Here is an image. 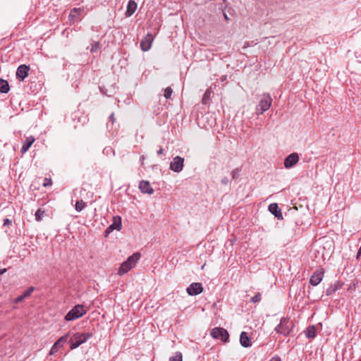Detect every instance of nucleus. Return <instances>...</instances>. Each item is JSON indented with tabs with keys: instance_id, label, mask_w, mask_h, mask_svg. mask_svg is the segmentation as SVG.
<instances>
[{
	"instance_id": "1",
	"label": "nucleus",
	"mask_w": 361,
	"mask_h": 361,
	"mask_svg": "<svg viewBox=\"0 0 361 361\" xmlns=\"http://www.w3.org/2000/svg\"><path fill=\"white\" fill-rule=\"evenodd\" d=\"M93 336V334L92 332H85V333H79L77 332L71 337L69 340V343L71 345V349L73 350L77 348L82 343H85L88 339Z\"/></svg>"
},
{
	"instance_id": "2",
	"label": "nucleus",
	"mask_w": 361,
	"mask_h": 361,
	"mask_svg": "<svg viewBox=\"0 0 361 361\" xmlns=\"http://www.w3.org/2000/svg\"><path fill=\"white\" fill-rule=\"evenodd\" d=\"M140 254L135 252L130 256L125 262H123L118 270V274L123 275L129 271L133 267L135 266L138 260L140 259Z\"/></svg>"
},
{
	"instance_id": "3",
	"label": "nucleus",
	"mask_w": 361,
	"mask_h": 361,
	"mask_svg": "<svg viewBox=\"0 0 361 361\" xmlns=\"http://www.w3.org/2000/svg\"><path fill=\"white\" fill-rule=\"evenodd\" d=\"M272 103V99L269 94L264 93L262 95L259 104L255 108V113L257 115L262 114L268 110Z\"/></svg>"
},
{
	"instance_id": "4",
	"label": "nucleus",
	"mask_w": 361,
	"mask_h": 361,
	"mask_svg": "<svg viewBox=\"0 0 361 361\" xmlns=\"http://www.w3.org/2000/svg\"><path fill=\"white\" fill-rule=\"evenodd\" d=\"M293 324L290 322L288 318L283 317L281 318L279 324L276 326L275 331L283 336H288L293 331Z\"/></svg>"
},
{
	"instance_id": "5",
	"label": "nucleus",
	"mask_w": 361,
	"mask_h": 361,
	"mask_svg": "<svg viewBox=\"0 0 361 361\" xmlns=\"http://www.w3.org/2000/svg\"><path fill=\"white\" fill-rule=\"evenodd\" d=\"M86 310L82 305H77L71 309L65 316L66 321L77 319L86 314Z\"/></svg>"
},
{
	"instance_id": "6",
	"label": "nucleus",
	"mask_w": 361,
	"mask_h": 361,
	"mask_svg": "<svg viewBox=\"0 0 361 361\" xmlns=\"http://www.w3.org/2000/svg\"><path fill=\"white\" fill-rule=\"evenodd\" d=\"M210 334L214 338L220 339L223 342H226L229 337L228 331L225 329L221 327H215L212 329Z\"/></svg>"
},
{
	"instance_id": "7",
	"label": "nucleus",
	"mask_w": 361,
	"mask_h": 361,
	"mask_svg": "<svg viewBox=\"0 0 361 361\" xmlns=\"http://www.w3.org/2000/svg\"><path fill=\"white\" fill-rule=\"evenodd\" d=\"M184 166V158L176 156L170 163V169L176 173L180 172Z\"/></svg>"
},
{
	"instance_id": "8",
	"label": "nucleus",
	"mask_w": 361,
	"mask_h": 361,
	"mask_svg": "<svg viewBox=\"0 0 361 361\" xmlns=\"http://www.w3.org/2000/svg\"><path fill=\"white\" fill-rule=\"evenodd\" d=\"M113 224L109 226L105 230V236H108L114 230L120 231L122 227L121 218L120 216H114Z\"/></svg>"
},
{
	"instance_id": "9",
	"label": "nucleus",
	"mask_w": 361,
	"mask_h": 361,
	"mask_svg": "<svg viewBox=\"0 0 361 361\" xmlns=\"http://www.w3.org/2000/svg\"><path fill=\"white\" fill-rule=\"evenodd\" d=\"M324 274L323 269H317L310 277V283L312 286H317L322 281Z\"/></svg>"
},
{
	"instance_id": "10",
	"label": "nucleus",
	"mask_w": 361,
	"mask_h": 361,
	"mask_svg": "<svg viewBox=\"0 0 361 361\" xmlns=\"http://www.w3.org/2000/svg\"><path fill=\"white\" fill-rule=\"evenodd\" d=\"M202 291L203 288L200 283H192L187 288V293L190 295H197Z\"/></svg>"
},
{
	"instance_id": "11",
	"label": "nucleus",
	"mask_w": 361,
	"mask_h": 361,
	"mask_svg": "<svg viewBox=\"0 0 361 361\" xmlns=\"http://www.w3.org/2000/svg\"><path fill=\"white\" fill-rule=\"evenodd\" d=\"M299 161V156L297 153H292L289 154L284 161V166L286 169H290L296 164Z\"/></svg>"
},
{
	"instance_id": "12",
	"label": "nucleus",
	"mask_w": 361,
	"mask_h": 361,
	"mask_svg": "<svg viewBox=\"0 0 361 361\" xmlns=\"http://www.w3.org/2000/svg\"><path fill=\"white\" fill-rule=\"evenodd\" d=\"M30 71V67L27 65H20L16 71V78L20 80H23L27 75Z\"/></svg>"
},
{
	"instance_id": "13",
	"label": "nucleus",
	"mask_w": 361,
	"mask_h": 361,
	"mask_svg": "<svg viewBox=\"0 0 361 361\" xmlns=\"http://www.w3.org/2000/svg\"><path fill=\"white\" fill-rule=\"evenodd\" d=\"M139 188L142 193L152 195L154 193V189L147 180H141L139 183Z\"/></svg>"
},
{
	"instance_id": "14",
	"label": "nucleus",
	"mask_w": 361,
	"mask_h": 361,
	"mask_svg": "<svg viewBox=\"0 0 361 361\" xmlns=\"http://www.w3.org/2000/svg\"><path fill=\"white\" fill-rule=\"evenodd\" d=\"M153 41V36L148 34L140 42V47L142 51H147L151 47V44Z\"/></svg>"
},
{
	"instance_id": "15",
	"label": "nucleus",
	"mask_w": 361,
	"mask_h": 361,
	"mask_svg": "<svg viewBox=\"0 0 361 361\" xmlns=\"http://www.w3.org/2000/svg\"><path fill=\"white\" fill-rule=\"evenodd\" d=\"M269 210L272 214H274L279 219H282V212H281V210L279 208L278 204H276V203L270 204L269 206Z\"/></svg>"
},
{
	"instance_id": "16",
	"label": "nucleus",
	"mask_w": 361,
	"mask_h": 361,
	"mask_svg": "<svg viewBox=\"0 0 361 361\" xmlns=\"http://www.w3.org/2000/svg\"><path fill=\"white\" fill-rule=\"evenodd\" d=\"M35 139L33 136H30L26 137L25 140L23 142V146L21 147L20 152L22 154H25L31 147V145L35 142Z\"/></svg>"
},
{
	"instance_id": "17",
	"label": "nucleus",
	"mask_w": 361,
	"mask_h": 361,
	"mask_svg": "<svg viewBox=\"0 0 361 361\" xmlns=\"http://www.w3.org/2000/svg\"><path fill=\"white\" fill-rule=\"evenodd\" d=\"M137 3L135 1L130 0L128 3L127 9L126 11V16H131L137 9Z\"/></svg>"
},
{
	"instance_id": "18",
	"label": "nucleus",
	"mask_w": 361,
	"mask_h": 361,
	"mask_svg": "<svg viewBox=\"0 0 361 361\" xmlns=\"http://www.w3.org/2000/svg\"><path fill=\"white\" fill-rule=\"evenodd\" d=\"M35 288L32 286H30L28 288L22 295H19L15 299V302L20 303L23 302L25 298L30 296L32 293L34 291Z\"/></svg>"
},
{
	"instance_id": "19",
	"label": "nucleus",
	"mask_w": 361,
	"mask_h": 361,
	"mask_svg": "<svg viewBox=\"0 0 361 361\" xmlns=\"http://www.w3.org/2000/svg\"><path fill=\"white\" fill-rule=\"evenodd\" d=\"M240 343L242 346L247 348L251 346L252 343L246 332L243 331L240 336Z\"/></svg>"
},
{
	"instance_id": "20",
	"label": "nucleus",
	"mask_w": 361,
	"mask_h": 361,
	"mask_svg": "<svg viewBox=\"0 0 361 361\" xmlns=\"http://www.w3.org/2000/svg\"><path fill=\"white\" fill-rule=\"evenodd\" d=\"M71 334V332L68 331L67 334H66L64 336L60 337L54 343L55 345H57L59 348H62L68 341V338H69Z\"/></svg>"
},
{
	"instance_id": "21",
	"label": "nucleus",
	"mask_w": 361,
	"mask_h": 361,
	"mask_svg": "<svg viewBox=\"0 0 361 361\" xmlns=\"http://www.w3.org/2000/svg\"><path fill=\"white\" fill-rule=\"evenodd\" d=\"M341 288V285L339 283H334V285H331L329 288H327L326 290V293L327 295H331L334 293L337 290Z\"/></svg>"
},
{
	"instance_id": "22",
	"label": "nucleus",
	"mask_w": 361,
	"mask_h": 361,
	"mask_svg": "<svg viewBox=\"0 0 361 361\" xmlns=\"http://www.w3.org/2000/svg\"><path fill=\"white\" fill-rule=\"evenodd\" d=\"M9 91L8 82L3 79H0V92L1 93H7Z\"/></svg>"
},
{
	"instance_id": "23",
	"label": "nucleus",
	"mask_w": 361,
	"mask_h": 361,
	"mask_svg": "<svg viewBox=\"0 0 361 361\" xmlns=\"http://www.w3.org/2000/svg\"><path fill=\"white\" fill-rule=\"evenodd\" d=\"M306 336L309 338H313L316 336V330L314 326H309L307 329Z\"/></svg>"
},
{
	"instance_id": "24",
	"label": "nucleus",
	"mask_w": 361,
	"mask_h": 361,
	"mask_svg": "<svg viewBox=\"0 0 361 361\" xmlns=\"http://www.w3.org/2000/svg\"><path fill=\"white\" fill-rule=\"evenodd\" d=\"M87 206V204L82 201L79 200L77 201L75 203V210L78 212H81L85 207Z\"/></svg>"
},
{
	"instance_id": "25",
	"label": "nucleus",
	"mask_w": 361,
	"mask_h": 361,
	"mask_svg": "<svg viewBox=\"0 0 361 361\" xmlns=\"http://www.w3.org/2000/svg\"><path fill=\"white\" fill-rule=\"evenodd\" d=\"M44 214H45L44 210H43L42 209H38L35 214L36 221H41L42 220V218Z\"/></svg>"
},
{
	"instance_id": "26",
	"label": "nucleus",
	"mask_w": 361,
	"mask_h": 361,
	"mask_svg": "<svg viewBox=\"0 0 361 361\" xmlns=\"http://www.w3.org/2000/svg\"><path fill=\"white\" fill-rule=\"evenodd\" d=\"M183 356L180 352H176L173 356L169 358V361H182Z\"/></svg>"
},
{
	"instance_id": "27",
	"label": "nucleus",
	"mask_w": 361,
	"mask_h": 361,
	"mask_svg": "<svg viewBox=\"0 0 361 361\" xmlns=\"http://www.w3.org/2000/svg\"><path fill=\"white\" fill-rule=\"evenodd\" d=\"M210 94H211V92L209 90H207L205 92V93L204 94V96H203V98H202V103L204 104H207L209 99V97H210Z\"/></svg>"
},
{
	"instance_id": "28",
	"label": "nucleus",
	"mask_w": 361,
	"mask_h": 361,
	"mask_svg": "<svg viewBox=\"0 0 361 361\" xmlns=\"http://www.w3.org/2000/svg\"><path fill=\"white\" fill-rule=\"evenodd\" d=\"M101 49V46L99 42H94V44H92V47L90 49V51L92 52H97Z\"/></svg>"
},
{
	"instance_id": "29",
	"label": "nucleus",
	"mask_w": 361,
	"mask_h": 361,
	"mask_svg": "<svg viewBox=\"0 0 361 361\" xmlns=\"http://www.w3.org/2000/svg\"><path fill=\"white\" fill-rule=\"evenodd\" d=\"M172 89L170 87H168L164 90V97L166 99H169L171 97L172 94Z\"/></svg>"
},
{
	"instance_id": "30",
	"label": "nucleus",
	"mask_w": 361,
	"mask_h": 361,
	"mask_svg": "<svg viewBox=\"0 0 361 361\" xmlns=\"http://www.w3.org/2000/svg\"><path fill=\"white\" fill-rule=\"evenodd\" d=\"M261 300V294L259 293H257V294H255L253 297H252L251 298V301L253 302V303H256V302H258Z\"/></svg>"
},
{
	"instance_id": "31",
	"label": "nucleus",
	"mask_w": 361,
	"mask_h": 361,
	"mask_svg": "<svg viewBox=\"0 0 361 361\" xmlns=\"http://www.w3.org/2000/svg\"><path fill=\"white\" fill-rule=\"evenodd\" d=\"M59 349V348L57 345H55V343H54V345H52V347L49 351V355H54L55 353H56L58 352Z\"/></svg>"
},
{
	"instance_id": "32",
	"label": "nucleus",
	"mask_w": 361,
	"mask_h": 361,
	"mask_svg": "<svg viewBox=\"0 0 361 361\" xmlns=\"http://www.w3.org/2000/svg\"><path fill=\"white\" fill-rule=\"evenodd\" d=\"M240 174V170L238 169H235L232 171V178L233 179H236Z\"/></svg>"
},
{
	"instance_id": "33",
	"label": "nucleus",
	"mask_w": 361,
	"mask_h": 361,
	"mask_svg": "<svg viewBox=\"0 0 361 361\" xmlns=\"http://www.w3.org/2000/svg\"><path fill=\"white\" fill-rule=\"evenodd\" d=\"M80 11V8H74L71 11L70 16L72 17H75Z\"/></svg>"
},
{
	"instance_id": "34",
	"label": "nucleus",
	"mask_w": 361,
	"mask_h": 361,
	"mask_svg": "<svg viewBox=\"0 0 361 361\" xmlns=\"http://www.w3.org/2000/svg\"><path fill=\"white\" fill-rule=\"evenodd\" d=\"M51 185V178H45L43 183V186L47 187Z\"/></svg>"
},
{
	"instance_id": "35",
	"label": "nucleus",
	"mask_w": 361,
	"mask_h": 361,
	"mask_svg": "<svg viewBox=\"0 0 361 361\" xmlns=\"http://www.w3.org/2000/svg\"><path fill=\"white\" fill-rule=\"evenodd\" d=\"M11 224H12L11 220H10L8 219H5L4 220V226H9Z\"/></svg>"
},
{
	"instance_id": "36",
	"label": "nucleus",
	"mask_w": 361,
	"mask_h": 361,
	"mask_svg": "<svg viewBox=\"0 0 361 361\" xmlns=\"http://www.w3.org/2000/svg\"><path fill=\"white\" fill-rule=\"evenodd\" d=\"M229 182V180L227 177H224L221 180V183L224 185H227Z\"/></svg>"
},
{
	"instance_id": "37",
	"label": "nucleus",
	"mask_w": 361,
	"mask_h": 361,
	"mask_svg": "<svg viewBox=\"0 0 361 361\" xmlns=\"http://www.w3.org/2000/svg\"><path fill=\"white\" fill-rule=\"evenodd\" d=\"M269 361H281L279 356L273 357Z\"/></svg>"
},
{
	"instance_id": "38",
	"label": "nucleus",
	"mask_w": 361,
	"mask_h": 361,
	"mask_svg": "<svg viewBox=\"0 0 361 361\" xmlns=\"http://www.w3.org/2000/svg\"><path fill=\"white\" fill-rule=\"evenodd\" d=\"M109 120L111 121L112 123H114L115 118L114 114H111L109 116Z\"/></svg>"
},
{
	"instance_id": "39",
	"label": "nucleus",
	"mask_w": 361,
	"mask_h": 361,
	"mask_svg": "<svg viewBox=\"0 0 361 361\" xmlns=\"http://www.w3.org/2000/svg\"><path fill=\"white\" fill-rule=\"evenodd\" d=\"M157 155H161V154H162L164 153V149L161 147V148H160V149L157 152Z\"/></svg>"
},
{
	"instance_id": "40",
	"label": "nucleus",
	"mask_w": 361,
	"mask_h": 361,
	"mask_svg": "<svg viewBox=\"0 0 361 361\" xmlns=\"http://www.w3.org/2000/svg\"><path fill=\"white\" fill-rule=\"evenodd\" d=\"M6 268H4V269H0V276L4 273L6 272Z\"/></svg>"
},
{
	"instance_id": "41",
	"label": "nucleus",
	"mask_w": 361,
	"mask_h": 361,
	"mask_svg": "<svg viewBox=\"0 0 361 361\" xmlns=\"http://www.w3.org/2000/svg\"><path fill=\"white\" fill-rule=\"evenodd\" d=\"M360 255H361V245H360L359 250H358V252L357 253V258H359Z\"/></svg>"
},
{
	"instance_id": "42",
	"label": "nucleus",
	"mask_w": 361,
	"mask_h": 361,
	"mask_svg": "<svg viewBox=\"0 0 361 361\" xmlns=\"http://www.w3.org/2000/svg\"><path fill=\"white\" fill-rule=\"evenodd\" d=\"M224 18H225L226 20H229V18L228 17V16H227L226 13H224Z\"/></svg>"
},
{
	"instance_id": "43",
	"label": "nucleus",
	"mask_w": 361,
	"mask_h": 361,
	"mask_svg": "<svg viewBox=\"0 0 361 361\" xmlns=\"http://www.w3.org/2000/svg\"><path fill=\"white\" fill-rule=\"evenodd\" d=\"M359 361H361V360H359Z\"/></svg>"
}]
</instances>
